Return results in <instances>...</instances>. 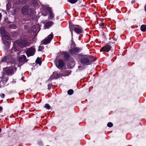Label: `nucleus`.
I'll return each instance as SVG.
<instances>
[{"label":"nucleus","mask_w":146,"mask_h":146,"mask_svg":"<svg viewBox=\"0 0 146 146\" xmlns=\"http://www.w3.org/2000/svg\"><path fill=\"white\" fill-rule=\"evenodd\" d=\"M19 61L20 63L21 62H26L27 60L26 56L25 55H21L19 57Z\"/></svg>","instance_id":"13"},{"label":"nucleus","mask_w":146,"mask_h":146,"mask_svg":"<svg viewBox=\"0 0 146 146\" xmlns=\"http://www.w3.org/2000/svg\"><path fill=\"white\" fill-rule=\"evenodd\" d=\"M0 33L2 35H4V33L7 32L5 31V30L4 27H2L1 28L0 30Z\"/></svg>","instance_id":"19"},{"label":"nucleus","mask_w":146,"mask_h":146,"mask_svg":"<svg viewBox=\"0 0 146 146\" xmlns=\"http://www.w3.org/2000/svg\"><path fill=\"white\" fill-rule=\"evenodd\" d=\"M14 66L7 67L3 69L4 73L7 76H12L16 72L17 68Z\"/></svg>","instance_id":"1"},{"label":"nucleus","mask_w":146,"mask_h":146,"mask_svg":"<svg viewBox=\"0 0 146 146\" xmlns=\"http://www.w3.org/2000/svg\"><path fill=\"white\" fill-rule=\"evenodd\" d=\"M44 47L42 46H40L38 48V50L39 51H42Z\"/></svg>","instance_id":"31"},{"label":"nucleus","mask_w":146,"mask_h":146,"mask_svg":"<svg viewBox=\"0 0 146 146\" xmlns=\"http://www.w3.org/2000/svg\"><path fill=\"white\" fill-rule=\"evenodd\" d=\"M56 67L60 69H62L64 68L65 66H64L65 64H55Z\"/></svg>","instance_id":"18"},{"label":"nucleus","mask_w":146,"mask_h":146,"mask_svg":"<svg viewBox=\"0 0 146 146\" xmlns=\"http://www.w3.org/2000/svg\"><path fill=\"white\" fill-rule=\"evenodd\" d=\"M9 79L8 77L5 76V74L3 73L2 74V77L0 78V81L2 82L4 85H5L6 82Z\"/></svg>","instance_id":"7"},{"label":"nucleus","mask_w":146,"mask_h":146,"mask_svg":"<svg viewBox=\"0 0 146 146\" xmlns=\"http://www.w3.org/2000/svg\"><path fill=\"white\" fill-rule=\"evenodd\" d=\"M60 77V74H58L55 71L49 77V80H52L54 79H57Z\"/></svg>","instance_id":"5"},{"label":"nucleus","mask_w":146,"mask_h":146,"mask_svg":"<svg viewBox=\"0 0 146 146\" xmlns=\"http://www.w3.org/2000/svg\"><path fill=\"white\" fill-rule=\"evenodd\" d=\"M71 34H72V36H73V33H72V31H71Z\"/></svg>","instance_id":"43"},{"label":"nucleus","mask_w":146,"mask_h":146,"mask_svg":"<svg viewBox=\"0 0 146 146\" xmlns=\"http://www.w3.org/2000/svg\"><path fill=\"white\" fill-rule=\"evenodd\" d=\"M99 25L101 27L103 26L104 25V23H100Z\"/></svg>","instance_id":"37"},{"label":"nucleus","mask_w":146,"mask_h":146,"mask_svg":"<svg viewBox=\"0 0 146 146\" xmlns=\"http://www.w3.org/2000/svg\"><path fill=\"white\" fill-rule=\"evenodd\" d=\"M42 9L41 10L42 14L44 16H46L47 14V12L45 10L48 11H50V7H45L44 5L42 6Z\"/></svg>","instance_id":"6"},{"label":"nucleus","mask_w":146,"mask_h":146,"mask_svg":"<svg viewBox=\"0 0 146 146\" xmlns=\"http://www.w3.org/2000/svg\"><path fill=\"white\" fill-rule=\"evenodd\" d=\"M141 29L142 31H146V25H142L141 26Z\"/></svg>","instance_id":"20"},{"label":"nucleus","mask_w":146,"mask_h":146,"mask_svg":"<svg viewBox=\"0 0 146 146\" xmlns=\"http://www.w3.org/2000/svg\"><path fill=\"white\" fill-rule=\"evenodd\" d=\"M52 24V21H49L47 23L44 25V28L45 29H48L51 26Z\"/></svg>","instance_id":"15"},{"label":"nucleus","mask_w":146,"mask_h":146,"mask_svg":"<svg viewBox=\"0 0 146 146\" xmlns=\"http://www.w3.org/2000/svg\"><path fill=\"white\" fill-rule=\"evenodd\" d=\"M107 126L108 127H111L113 126V124L112 123L110 122H109L108 123Z\"/></svg>","instance_id":"28"},{"label":"nucleus","mask_w":146,"mask_h":146,"mask_svg":"<svg viewBox=\"0 0 146 146\" xmlns=\"http://www.w3.org/2000/svg\"><path fill=\"white\" fill-rule=\"evenodd\" d=\"M21 12L24 15H27L30 16H32L35 13L34 9L30 8L27 6H24L22 8Z\"/></svg>","instance_id":"2"},{"label":"nucleus","mask_w":146,"mask_h":146,"mask_svg":"<svg viewBox=\"0 0 146 146\" xmlns=\"http://www.w3.org/2000/svg\"><path fill=\"white\" fill-rule=\"evenodd\" d=\"M18 44L19 46L22 47L29 46L28 45V42L26 40H21L18 42Z\"/></svg>","instance_id":"8"},{"label":"nucleus","mask_w":146,"mask_h":146,"mask_svg":"<svg viewBox=\"0 0 146 146\" xmlns=\"http://www.w3.org/2000/svg\"><path fill=\"white\" fill-rule=\"evenodd\" d=\"M9 27L11 29H14L16 28V26L14 25H11L9 26Z\"/></svg>","instance_id":"29"},{"label":"nucleus","mask_w":146,"mask_h":146,"mask_svg":"<svg viewBox=\"0 0 146 146\" xmlns=\"http://www.w3.org/2000/svg\"><path fill=\"white\" fill-rule=\"evenodd\" d=\"M72 50L76 52H78L79 50V49L77 48H75L72 49Z\"/></svg>","instance_id":"32"},{"label":"nucleus","mask_w":146,"mask_h":146,"mask_svg":"<svg viewBox=\"0 0 146 146\" xmlns=\"http://www.w3.org/2000/svg\"><path fill=\"white\" fill-rule=\"evenodd\" d=\"M61 55L64 58V61H67L68 59L69 56L68 54L66 52H62L61 53Z\"/></svg>","instance_id":"11"},{"label":"nucleus","mask_w":146,"mask_h":146,"mask_svg":"<svg viewBox=\"0 0 146 146\" xmlns=\"http://www.w3.org/2000/svg\"><path fill=\"white\" fill-rule=\"evenodd\" d=\"M22 78V80H23V78Z\"/></svg>","instance_id":"48"},{"label":"nucleus","mask_w":146,"mask_h":146,"mask_svg":"<svg viewBox=\"0 0 146 146\" xmlns=\"http://www.w3.org/2000/svg\"><path fill=\"white\" fill-rule=\"evenodd\" d=\"M20 64H17V67H19V69L20 70L21 68V65H20Z\"/></svg>","instance_id":"38"},{"label":"nucleus","mask_w":146,"mask_h":146,"mask_svg":"<svg viewBox=\"0 0 146 146\" xmlns=\"http://www.w3.org/2000/svg\"><path fill=\"white\" fill-rule=\"evenodd\" d=\"M49 19H53L54 17V15H53L52 13L51 12H50V13L49 14Z\"/></svg>","instance_id":"24"},{"label":"nucleus","mask_w":146,"mask_h":146,"mask_svg":"<svg viewBox=\"0 0 146 146\" xmlns=\"http://www.w3.org/2000/svg\"><path fill=\"white\" fill-rule=\"evenodd\" d=\"M10 4L8 3L6 5V9L7 10H9L11 7Z\"/></svg>","instance_id":"27"},{"label":"nucleus","mask_w":146,"mask_h":146,"mask_svg":"<svg viewBox=\"0 0 146 146\" xmlns=\"http://www.w3.org/2000/svg\"><path fill=\"white\" fill-rule=\"evenodd\" d=\"M71 72V71L70 70H68L66 72V75L67 76H68L70 75Z\"/></svg>","instance_id":"33"},{"label":"nucleus","mask_w":146,"mask_h":146,"mask_svg":"<svg viewBox=\"0 0 146 146\" xmlns=\"http://www.w3.org/2000/svg\"><path fill=\"white\" fill-rule=\"evenodd\" d=\"M4 35H2L5 38L7 39H9L10 38V36L8 33H4Z\"/></svg>","instance_id":"17"},{"label":"nucleus","mask_w":146,"mask_h":146,"mask_svg":"<svg viewBox=\"0 0 146 146\" xmlns=\"http://www.w3.org/2000/svg\"><path fill=\"white\" fill-rule=\"evenodd\" d=\"M89 61V59L86 58H83L81 60V63L85 64L88 63Z\"/></svg>","instance_id":"16"},{"label":"nucleus","mask_w":146,"mask_h":146,"mask_svg":"<svg viewBox=\"0 0 146 146\" xmlns=\"http://www.w3.org/2000/svg\"><path fill=\"white\" fill-rule=\"evenodd\" d=\"M39 66H40L41 65V64H39Z\"/></svg>","instance_id":"46"},{"label":"nucleus","mask_w":146,"mask_h":146,"mask_svg":"<svg viewBox=\"0 0 146 146\" xmlns=\"http://www.w3.org/2000/svg\"><path fill=\"white\" fill-rule=\"evenodd\" d=\"M40 26L38 24H36L34 25L31 28L32 29V32H36L38 31H39L40 30Z\"/></svg>","instance_id":"10"},{"label":"nucleus","mask_w":146,"mask_h":146,"mask_svg":"<svg viewBox=\"0 0 146 146\" xmlns=\"http://www.w3.org/2000/svg\"><path fill=\"white\" fill-rule=\"evenodd\" d=\"M55 62L56 64V63H57V60H56L55 61Z\"/></svg>","instance_id":"41"},{"label":"nucleus","mask_w":146,"mask_h":146,"mask_svg":"<svg viewBox=\"0 0 146 146\" xmlns=\"http://www.w3.org/2000/svg\"><path fill=\"white\" fill-rule=\"evenodd\" d=\"M135 2V1H133L131 2V3L132 4L134 3Z\"/></svg>","instance_id":"42"},{"label":"nucleus","mask_w":146,"mask_h":146,"mask_svg":"<svg viewBox=\"0 0 146 146\" xmlns=\"http://www.w3.org/2000/svg\"><path fill=\"white\" fill-rule=\"evenodd\" d=\"M53 37L52 33L49 35L46 38H45L42 41V43L44 44H46L50 42L51 40Z\"/></svg>","instance_id":"3"},{"label":"nucleus","mask_w":146,"mask_h":146,"mask_svg":"<svg viewBox=\"0 0 146 146\" xmlns=\"http://www.w3.org/2000/svg\"><path fill=\"white\" fill-rule=\"evenodd\" d=\"M11 63H13V62H11Z\"/></svg>","instance_id":"47"},{"label":"nucleus","mask_w":146,"mask_h":146,"mask_svg":"<svg viewBox=\"0 0 146 146\" xmlns=\"http://www.w3.org/2000/svg\"><path fill=\"white\" fill-rule=\"evenodd\" d=\"M1 97L2 98H3L5 97V95L4 94H2L1 95Z\"/></svg>","instance_id":"36"},{"label":"nucleus","mask_w":146,"mask_h":146,"mask_svg":"<svg viewBox=\"0 0 146 146\" xmlns=\"http://www.w3.org/2000/svg\"><path fill=\"white\" fill-rule=\"evenodd\" d=\"M88 64H81V66H78V69L77 71H82L86 68V65Z\"/></svg>","instance_id":"14"},{"label":"nucleus","mask_w":146,"mask_h":146,"mask_svg":"<svg viewBox=\"0 0 146 146\" xmlns=\"http://www.w3.org/2000/svg\"><path fill=\"white\" fill-rule=\"evenodd\" d=\"M3 109V108L1 106H0V111L1 110Z\"/></svg>","instance_id":"40"},{"label":"nucleus","mask_w":146,"mask_h":146,"mask_svg":"<svg viewBox=\"0 0 146 146\" xmlns=\"http://www.w3.org/2000/svg\"><path fill=\"white\" fill-rule=\"evenodd\" d=\"M52 86V84H49L48 85V89L49 90L51 89Z\"/></svg>","instance_id":"30"},{"label":"nucleus","mask_w":146,"mask_h":146,"mask_svg":"<svg viewBox=\"0 0 146 146\" xmlns=\"http://www.w3.org/2000/svg\"><path fill=\"white\" fill-rule=\"evenodd\" d=\"M32 70H33V68H32Z\"/></svg>","instance_id":"49"},{"label":"nucleus","mask_w":146,"mask_h":146,"mask_svg":"<svg viewBox=\"0 0 146 146\" xmlns=\"http://www.w3.org/2000/svg\"><path fill=\"white\" fill-rule=\"evenodd\" d=\"M44 107L47 109L49 110L50 109V106L48 104H45Z\"/></svg>","instance_id":"23"},{"label":"nucleus","mask_w":146,"mask_h":146,"mask_svg":"<svg viewBox=\"0 0 146 146\" xmlns=\"http://www.w3.org/2000/svg\"><path fill=\"white\" fill-rule=\"evenodd\" d=\"M36 62L37 64H41L42 61L41 59L38 57L36 60Z\"/></svg>","instance_id":"22"},{"label":"nucleus","mask_w":146,"mask_h":146,"mask_svg":"<svg viewBox=\"0 0 146 146\" xmlns=\"http://www.w3.org/2000/svg\"><path fill=\"white\" fill-rule=\"evenodd\" d=\"M77 1L78 0H69L68 1L70 3L74 4L76 3Z\"/></svg>","instance_id":"25"},{"label":"nucleus","mask_w":146,"mask_h":146,"mask_svg":"<svg viewBox=\"0 0 146 146\" xmlns=\"http://www.w3.org/2000/svg\"><path fill=\"white\" fill-rule=\"evenodd\" d=\"M1 129L0 128V133L1 132Z\"/></svg>","instance_id":"44"},{"label":"nucleus","mask_w":146,"mask_h":146,"mask_svg":"<svg viewBox=\"0 0 146 146\" xmlns=\"http://www.w3.org/2000/svg\"><path fill=\"white\" fill-rule=\"evenodd\" d=\"M6 61V57H4V58H3V59L2 60L1 62H0V63L4 62L5 61Z\"/></svg>","instance_id":"35"},{"label":"nucleus","mask_w":146,"mask_h":146,"mask_svg":"<svg viewBox=\"0 0 146 146\" xmlns=\"http://www.w3.org/2000/svg\"><path fill=\"white\" fill-rule=\"evenodd\" d=\"M36 65H37V64H36L35 65V66H36Z\"/></svg>","instance_id":"45"},{"label":"nucleus","mask_w":146,"mask_h":146,"mask_svg":"<svg viewBox=\"0 0 146 146\" xmlns=\"http://www.w3.org/2000/svg\"><path fill=\"white\" fill-rule=\"evenodd\" d=\"M58 64H64L65 62L63 61V60L61 59H60L58 61Z\"/></svg>","instance_id":"26"},{"label":"nucleus","mask_w":146,"mask_h":146,"mask_svg":"<svg viewBox=\"0 0 146 146\" xmlns=\"http://www.w3.org/2000/svg\"><path fill=\"white\" fill-rule=\"evenodd\" d=\"M111 46L108 44H107L104 46L102 47L100 50L101 51H106L108 52L111 49Z\"/></svg>","instance_id":"9"},{"label":"nucleus","mask_w":146,"mask_h":146,"mask_svg":"<svg viewBox=\"0 0 146 146\" xmlns=\"http://www.w3.org/2000/svg\"><path fill=\"white\" fill-rule=\"evenodd\" d=\"M35 49L34 47H31L28 48L26 52L27 55L29 57L33 56L35 53Z\"/></svg>","instance_id":"4"},{"label":"nucleus","mask_w":146,"mask_h":146,"mask_svg":"<svg viewBox=\"0 0 146 146\" xmlns=\"http://www.w3.org/2000/svg\"><path fill=\"white\" fill-rule=\"evenodd\" d=\"M74 91L72 89H70L68 91L67 93L69 95H72L73 94Z\"/></svg>","instance_id":"21"},{"label":"nucleus","mask_w":146,"mask_h":146,"mask_svg":"<svg viewBox=\"0 0 146 146\" xmlns=\"http://www.w3.org/2000/svg\"><path fill=\"white\" fill-rule=\"evenodd\" d=\"M37 144H38V145L41 146L42 145H43V142L41 141H39L37 143Z\"/></svg>","instance_id":"34"},{"label":"nucleus","mask_w":146,"mask_h":146,"mask_svg":"<svg viewBox=\"0 0 146 146\" xmlns=\"http://www.w3.org/2000/svg\"><path fill=\"white\" fill-rule=\"evenodd\" d=\"M74 28V31L77 33L79 34L82 33V30L81 28L78 25H76Z\"/></svg>","instance_id":"12"},{"label":"nucleus","mask_w":146,"mask_h":146,"mask_svg":"<svg viewBox=\"0 0 146 146\" xmlns=\"http://www.w3.org/2000/svg\"><path fill=\"white\" fill-rule=\"evenodd\" d=\"M35 69V68H33L34 69Z\"/></svg>","instance_id":"50"},{"label":"nucleus","mask_w":146,"mask_h":146,"mask_svg":"<svg viewBox=\"0 0 146 146\" xmlns=\"http://www.w3.org/2000/svg\"><path fill=\"white\" fill-rule=\"evenodd\" d=\"M2 17V15L0 13V21L1 20V18Z\"/></svg>","instance_id":"39"}]
</instances>
